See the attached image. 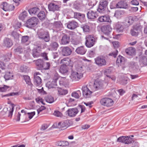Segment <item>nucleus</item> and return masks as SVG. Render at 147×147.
Wrapping results in <instances>:
<instances>
[{
    "instance_id": "f257e3e1",
    "label": "nucleus",
    "mask_w": 147,
    "mask_h": 147,
    "mask_svg": "<svg viewBox=\"0 0 147 147\" xmlns=\"http://www.w3.org/2000/svg\"><path fill=\"white\" fill-rule=\"evenodd\" d=\"M103 86L102 81L98 80H96L94 83V84L90 85L89 88L92 91L94 92L101 89Z\"/></svg>"
},
{
    "instance_id": "f03ea898",
    "label": "nucleus",
    "mask_w": 147,
    "mask_h": 147,
    "mask_svg": "<svg viewBox=\"0 0 147 147\" xmlns=\"http://www.w3.org/2000/svg\"><path fill=\"white\" fill-rule=\"evenodd\" d=\"M108 2L107 0H102L100 1L98 7L97 9V11L99 13H105L107 10V7Z\"/></svg>"
},
{
    "instance_id": "7ed1b4c3",
    "label": "nucleus",
    "mask_w": 147,
    "mask_h": 147,
    "mask_svg": "<svg viewBox=\"0 0 147 147\" xmlns=\"http://www.w3.org/2000/svg\"><path fill=\"white\" fill-rule=\"evenodd\" d=\"M38 19L35 17H32L26 21L25 26L28 28H31L36 26L37 24Z\"/></svg>"
},
{
    "instance_id": "20e7f679",
    "label": "nucleus",
    "mask_w": 147,
    "mask_h": 147,
    "mask_svg": "<svg viewBox=\"0 0 147 147\" xmlns=\"http://www.w3.org/2000/svg\"><path fill=\"white\" fill-rule=\"evenodd\" d=\"M94 63L98 66L105 65L107 62L105 57L102 55L99 56L94 59Z\"/></svg>"
},
{
    "instance_id": "39448f33",
    "label": "nucleus",
    "mask_w": 147,
    "mask_h": 147,
    "mask_svg": "<svg viewBox=\"0 0 147 147\" xmlns=\"http://www.w3.org/2000/svg\"><path fill=\"white\" fill-rule=\"evenodd\" d=\"M86 45L88 47L90 48L93 46L96 42V40L93 36L91 35H88L86 37Z\"/></svg>"
},
{
    "instance_id": "423d86ee",
    "label": "nucleus",
    "mask_w": 147,
    "mask_h": 147,
    "mask_svg": "<svg viewBox=\"0 0 147 147\" xmlns=\"http://www.w3.org/2000/svg\"><path fill=\"white\" fill-rule=\"evenodd\" d=\"M100 103L102 106L107 107H110L113 105V101L111 98H102L100 100Z\"/></svg>"
},
{
    "instance_id": "0eeeda50",
    "label": "nucleus",
    "mask_w": 147,
    "mask_h": 147,
    "mask_svg": "<svg viewBox=\"0 0 147 147\" xmlns=\"http://www.w3.org/2000/svg\"><path fill=\"white\" fill-rule=\"evenodd\" d=\"M117 142L125 144H128L132 143V142H133V140L129 136V137L122 136L117 139Z\"/></svg>"
},
{
    "instance_id": "6e6552de",
    "label": "nucleus",
    "mask_w": 147,
    "mask_h": 147,
    "mask_svg": "<svg viewBox=\"0 0 147 147\" xmlns=\"http://www.w3.org/2000/svg\"><path fill=\"white\" fill-rule=\"evenodd\" d=\"M38 36L40 39H42L46 42H48L50 40V37L48 32L43 31L39 32Z\"/></svg>"
},
{
    "instance_id": "1a4fd4ad",
    "label": "nucleus",
    "mask_w": 147,
    "mask_h": 147,
    "mask_svg": "<svg viewBox=\"0 0 147 147\" xmlns=\"http://www.w3.org/2000/svg\"><path fill=\"white\" fill-rule=\"evenodd\" d=\"M0 7L5 11H12L14 9V6L12 4H8L6 2H3L1 5Z\"/></svg>"
},
{
    "instance_id": "9d476101",
    "label": "nucleus",
    "mask_w": 147,
    "mask_h": 147,
    "mask_svg": "<svg viewBox=\"0 0 147 147\" xmlns=\"http://www.w3.org/2000/svg\"><path fill=\"white\" fill-rule=\"evenodd\" d=\"M82 90L83 95L84 97L86 98H89L92 92H94L89 88V87H83L82 88Z\"/></svg>"
},
{
    "instance_id": "9b49d317",
    "label": "nucleus",
    "mask_w": 147,
    "mask_h": 147,
    "mask_svg": "<svg viewBox=\"0 0 147 147\" xmlns=\"http://www.w3.org/2000/svg\"><path fill=\"white\" fill-rule=\"evenodd\" d=\"M69 77L72 80L78 81L83 77V74L80 72H73Z\"/></svg>"
},
{
    "instance_id": "f8f14e48",
    "label": "nucleus",
    "mask_w": 147,
    "mask_h": 147,
    "mask_svg": "<svg viewBox=\"0 0 147 147\" xmlns=\"http://www.w3.org/2000/svg\"><path fill=\"white\" fill-rule=\"evenodd\" d=\"M41 47L39 46H37L32 50V54L34 58H37L41 55Z\"/></svg>"
},
{
    "instance_id": "ddd939ff",
    "label": "nucleus",
    "mask_w": 147,
    "mask_h": 147,
    "mask_svg": "<svg viewBox=\"0 0 147 147\" xmlns=\"http://www.w3.org/2000/svg\"><path fill=\"white\" fill-rule=\"evenodd\" d=\"M66 24L67 28L71 30H74L78 26L77 22L74 20L69 21Z\"/></svg>"
},
{
    "instance_id": "4468645a",
    "label": "nucleus",
    "mask_w": 147,
    "mask_h": 147,
    "mask_svg": "<svg viewBox=\"0 0 147 147\" xmlns=\"http://www.w3.org/2000/svg\"><path fill=\"white\" fill-rule=\"evenodd\" d=\"M87 17L90 19H94L96 18L98 16L97 12L92 10H90L87 14Z\"/></svg>"
},
{
    "instance_id": "2eb2a0df",
    "label": "nucleus",
    "mask_w": 147,
    "mask_h": 147,
    "mask_svg": "<svg viewBox=\"0 0 147 147\" xmlns=\"http://www.w3.org/2000/svg\"><path fill=\"white\" fill-rule=\"evenodd\" d=\"M67 112L68 115L71 117L75 116L78 112V111L76 108H73L69 109Z\"/></svg>"
},
{
    "instance_id": "dca6fc26",
    "label": "nucleus",
    "mask_w": 147,
    "mask_h": 147,
    "mask_svg": "<svg viewBox=\"0 0 147 147\" xmlns=\"http://www.w3.org/2000/svg\"><path fill=\"white\" fill-rule=\"evenodd\" d=\"M58 78H56L53 79L51 82L49 81L46 84V86L49 88H55L57 85V81Z\"/></svg>"
},
{
    "instance_id": "f3484780",
    "label": "nucleus",
    "mask_w": 147,
    "mask_h": 147,
    "mask_svg": "<svg viewBox=\"0 0 147 147\" xmlns=\"http://www.w3.org/2000/svg\"><path fill=\"white\" fill-rule=\"evenodd\" d=\"M98 20L100 22H107L110 23L111 22L109 16L107 15L100 16Z\"/></svg>"
},
{
    "instance_id": "a211bd4d",
    "label": "nucleus",
    "mask_w": 147,
    "mask_h": 147,
    "mask_svg": "<svg viewBox=\"0 0 147 147\" xmlns=\"http://www.w3.org/2000/svg\"><path fill=\"white\" fill-rule=\"evenodd\" d=\"M74 18L84 21L85 20V15L79 12H74Z\"/></svg>"
},
{
    "instance_id": "6ab92c4d",
    "label": "nucleus",
    "mask_w": 147,
    "mask_h": 147,
    "mask_svg": "<svg viewBox=\"0 0 147 147\" xmlns=\"http://www.w3.org/2000/svg\"><path fill=\"white\" fill-rule=\"evenodd\" d=\"M48 8L50 11L53 12L58 10L59 9L58 5L53 3L49 4L48 5Z\"/></svg>"
},
{
    "instance_id": "aec40b11",
    "label": "nucleus",
    "mask_w": 147,
    "mask_h": 147,
    "mask_svg": "<svg viewBox=\"0 0 147 147\" xmlns=\"http://www.w3.org/2000/svg\"><path fill=\"white\" fill-rule=\"evenodd\" d=\"M13 45V43L11 39L5 38L3 41V45L7 48H9Z\"/></svg>"
},
{
    "instance_id": "412c9836",
    "label": "nucleus",
    "mask_w": 147,
    "mask_h": 147,
    "mask_svg": "<svg viewBox=\"0 0 147 147\" xmlns=\"http://www.w3.org/2000/svg\"><path fill=\"white\" fill-rule=\"evenodd\" d=\"M111 28L109 25H107L102 27L101 28L102 31L105 34L108 35L111 30Z\"/></svg>"
},
{
    "instance_id": "4be33fe9",
    "label": "nucleus",
    "mask_w": 147,
    "mask_h": 147,
    "mask_svg": "<svg viewBox=\"0 0 147 147\" xmlns=\"http://www.w3.org/2000/svg\"><path fill=\"white\" fill-rule=\"evenodd\" d=\"M115 27L117 30V31L119 32H122L124 29L122 23L119 22L116 23L115 24Z\"/></svg>"
},
{
    "instance_id": "5701e85b",
    "label": "nucleus",
    "mask_w": 147,
    "mask_h": 147,
    "mask_svg": "<svg viewBox=\"0 0 147 147\" xmlns=\"http://www.w3.org/2000/svg\"><path fill=\"white\" fill-rule=\"evenodd\" d=\"M40 11L39 9L37 7H34L28 9V11L30 15H37Z\"/></svg>"
},
{
    "instance_id": "b1692460",
    "label": "nucleus",
    "mask_w": 147,
    "mask_h": 147,
    "mask_svg": "<svg viewBox=\"0 0 147 147\" xmlns=\"http://www.w3.org/2000/svg\"><path fill=\"white\" fill-rule=\"evenodd\" d=\"M86 51V50L82 46L78 47L76 50V52L77 53L81 55L84 54Z\"/></svg>"
},
{
    "instance_id": "393cba45",
    "label": "nucleus",
    "mask_w": 147,
    "mask_h": 147,
    "mask_svg": "<svg viewBox=\"0 0 147 147\" xmlns=\"http://www.w3.org/2000/svg\"><path fill=\"white\" fill-rule=\"evenodd\" d=\"M62 26V24L60 22H56L54 24L53 28L56 31L61 30V28Z\"/></svg>"
},
{
    "instance_id": "a878e982",
    "label": "nucleus",
    "mask_w": 147,
    "mask_h": 147,
    "mask_svg": "<svg viewBox=\"0 0 147 147\" xmlns=\"http://www.w3.org/2000/svg\"><path fill=\"white\" fill-rule=\"evenodd\" d=\"M44 62L42 60L38 59L36 60L35 64L37 67V68L38 69L41 70L43 69V65Z\"/></svg>"
},
{
    "instance_id": "bb28decb",
    "label": "nucleus",
    "mask_w": 147,
    "mask_h": 147,
    "mask_svg": "<svg viewBox=\"0 0 147 147\" xmlns=\"http://www.w3.org/2000/svg\"><path fill=\"white\" fill-rule=\"evenodd\" d=\"M26 83V84L30 86L31 87L33 86V84L32 83L30 77L27 75H23L22 76Z\"/></svg>"
},
{
    "instance_id": "cd10ccee",
    "label": "nucleus",
    "mask_w": 147,
    "mask_h": 147,
    "mask_svg": "<svg viewBox=\"0 0 147 147\" xmlns=\"http://www.w3.org/2000/svg\"><path fill=\"white\" fill-rule=\"evenodd\" d=\"M34 78V84L36 86H39L42 83V80L40 77L36 76V74Z\"/></svg>"
},
{
    "instance_id": "c85d7f7f",
    "label": "nucleus",
    "mask_w": 147,
    "mask_h": 147,
    "mask_svg": "<svg viewBox=\"0 0 147 147\" xmlns=\"http://www.w3.org/2000/svg\"><path fill=\"white\" fill-rule=\"evenodd\" d=\"M118 3L119 8H126L127 7V4L126 1H121Z\"/></svg>"
},
{
    "instance_id": "c756f323",
    "label": "nucleus",
    "mask_w": 147,
    "mask_h": 147,
    "mask_svg": "<svg viewBox=\"0 0 147 147\" xmlns=\"http://www.w3.org/2000/svg\"><path fill=\"white\" fill-rule=\"evenodd\" d=\"M29 37L28 36H25L22 37L21 40V43L22 44H25L26 45H27L30 43L29 40Z\"/></svg>"
},
{
    "instance_id": "7c9ffc66",
    "label": "nucleus",
    "mask_w": 147,
    "mask_h": 147,
    "mask_svg": "<svg viewBox=\"0 0 147 147\" xmlns=\"http://www.w3.org/2000/svg\"><path fill=\"white\" fill-rule=\"evenodd\" d=\"M65 34V44L69 43L70 42L69 35L71 34L72 32L70 31H66Z\"/></svg>"
},
{
    "instance_id": "2f4dec72",
    "label": "nucleus",
    "mask_w": 147,
    "mask_h": 147,
    "mask_svg": "<svg viewBox=\"0 0 147 147\" xmlns=\"http://www.w3.org/2000/svg\"><path fill=\"white\" fill-rule=\"evenodd\" d=\"M134 22V18L131 16L127 17L125 20V23L128 26H129L132 24Z\"/></svg>"
},
{
    "instance_id": "473e14b6",
    "label": "nucleus",
    "mask_w": 147,
    "mask_h": 147,
    "mask_svg": "<svg viewBox=\"0 0 147 147\" xmlns=\"http://www.w3.org/2000/svg\"><path fill=\"white\" fill-rule=\"evenodd\" d=\"M125 52L127 54L132 55H134L135 53V49L132 47H129L126 49Z\"/></svg>"
},
{
    "instance_id": "72a5a7b5",
    "label": "nucleus",
    "mask_w": 147,
    "mask_h": 147,
    "mask_svg": "<svg viewBox=\"0 0 147 147\" xmlns=\"http://www.w3.org/2000/svg\"><path fill=\"white\" fill-rule=\"evenodd\" d=\"M128 78L126 76H122L120 78L119 82L122 85H125L127 83Z\"/></svg>"
},
{
    "instance_id": "f704fd0d",
    "label": "nucleus",
    "mask_w": 147,
    "mask_h": 147,
    "mask_svg": "<svg viewBox=\"0 0 147 147\" xmlns=\"http://www.w3.org/2000/svg\"><path fill=\"white\" fill-rule=\"evenodd\" d=\"M139 62L140 65H147V57H142L140 59Z\"/></svg>"
},
{
    "instance_id": "c9c22d12",
    "label": "nucleus",
    "mask_w": 147,
    "mask_h": 147,
    "mask_svg": "<svg viewBox=\"0 0 147 147\" xmlns=\"http://www.w3.org/2000/svg\"><path fill=\"white\" fill-rule=\"evenodd\" d=\"M13 77V74L10 71H7L4 76V78L5 80H8L11 79Z\"/></svg>"
},
{
    "instance_id": "e433bc0d",
    "label": "nucleus",
    "mask_w": 147,
    "mask_h": 147,
    "mask_svg": "<svg viewBox=\"0 0 147 147\" xmlns=\"http://www.w3.org/2000/svg\"><path fill=\"white\" fill-rule=\"evenodd\" d=\"M27 16L28 13L27 11H24L20 14L19 16V18L20 20L22 21H23L27 17Z\"/></svg>"
},
{
    "instance_id": "4c0bfd02",
    "label": "nucleus",
    "mask_w": 147,
    "mask_h": 147,
    "mask_svg": "<svg viewBox=\"0 0 147 147\" xmlns=\"http://www.w3.org/2000/svg\"><path fill=\"white\" fill-rule=\"evenodd\" d=\"M125 61V58L124 57L121 56H119L117 57L116 60V63H121L123 64L124 63Z\"/></svg>"
},
{
    "instance_id": "58836bf2",
    "label": "nucleus",
    "mask_w": 147,
    "mask_h": 147,
    "mask_svg": "<svg viewBox=\"0 0 147 147\" xmlns=\"http://www.w3.org/2000/svg\"><path fill=\"white\" fill-rule=\"evenodd\" d=\"M81 95V92L80 90L74 92L72 93L71 96L76 98H78Z\"/></svg>"
},
{
    "instance_id": "ea45409f",
    "label": "nucleus",
    "mask_w": 147,
    "mask_h": 147,
    "mask_svg": "<svg viewBox=\"0 0 147 147\" xmlns=\"http://www.w3.org/2000/svg\"><path fill=\"white\" fill-rule=\"evenodd\" d=\"M38 17L41 20H44L46 17L45 12L43 11H41L37 14Z\"/></svg>"
},
{
    "instance_id": "a19ab883",
    "label": "nucleus",
    "mask_w": 147,
    "mask_h": 147,
    "mask_svg": "<svg viewBox=\"0 0 147 147\" xmlns=\"http://www.w3.org/2000/svg\"><path fill=\"white\" fill-rule=\"evenodd\" d=\"M81 27L83 31L84 32H89L90 30V28L89 26L87 24H82L81 25Z\"/></svg>"
},
{
    "instance_id": "79ce46f5",
    "label": "nucleus",
    "mask_w": 147,
    "mask_h": 147,
    "mask_svg": "<svg viewBox=\"0 0 147 147\" xmlns=\"http://www.w3.org/2000/svg\"><path fill=\"white\" fill-rule=\"evenodd\" d=\"M65 66H69L70 67L72 66V62L69 58H65Z\"/></svg>"
},
{
    "instance_id": "37998d69",
    "label": "nucleus",
    "mask_w": 147,
    "mask_h": 147,
    "mask_svg": "<svg viewBox=\"0 0 147 147\" xmlns=\"http://www.w3.org/2000/svg\"><path fill=\"white\" fill-rule=\"evenodd\" d=\"M12 56V53L11 52L6 54L3 57L4 60L5 61H9Z\"/></svg>"
},
{
    "instance_id": "c03bdc74",
    "label": "nucleus",
    "mask_w": 147,
    "mask_h": 147,
    "mask_svg": "<svg viewBox=\"0 0 147 147\" xmlns=\"http://www.w3.org/2000/svg\"><path fill=\"white\" fill-rule=\"evenodd\" d=\"M23 51V48L20 46L17 47L14 50V52L16 54L22 53Z\"/></svg>"
},
{
    "instance_id": "a18cd8bd",
    "label": "nucleus",
    "mask_w": 147,
    "mask_h": 147,
    "mask_svg": "<svg viewBox=\"0 0 147 147\" xmlns=\"http://www.w3.org/2000/svg\"><path fill=\"white\" fill-rule=\"evenodd\" d=\"M60 64L63 63L60 67L59 69L60 72L62 74H64V59H63L61 60Z\"/></svg>"
},
{
    "instance_id": "49530a36",
    "label": "nucleus",
    "mask_w": 147,
    "mask_h": 147,
    "mask_svg": "<svg viewBox=\"0 0 147 147\" xmlns=\"http://www.w3.org/2000/svg\"><path fill=\"white\" fill-rule=\"evenodd\" d=\"M15 106V105L13 104H11V109H10V110L8 111V116L10 118H11Z\"/></svg>"
},
{
    "instance_id": "de8ad7c7",
    "label": "nucleus",
    "mask_w": 147,
    "mask_h": 147,
    "mask_svg": "<svg viewBox=\"0 0 147 147\" xmlns=\"http://www.w3.org/2000/svg\"><path fill=\"white\" fill-rule=\"evenodd\" d=\"M50 46L52 50H56L59 46V45L56 42H53L51 43Z\"/></svg>"
},
{
    "instance_id": "09e8293b",
    "label": "nucleus",
    "mask_w": 147,
    "mask_h": 147,
    "mask_svg": "<svg viewBox=\"0 0 147 147\" xmlns=\"http://www.w3.org/2000/svg\"><path fill=\"white\" fill-rule=\"evenodd\" d=\"M72 52V51L70 48L68 47H65V56L70 55Z\"/></svg>"
},
{
    "instance_id": "8fccbe9b",
    "label": "nucleus",
    "mask_w": 147,
    "mask_h": 147,
    "mask_svg": "<svg viewBox=\"0 0 147 147\" xmlns=\"http://www.w3.org/2000/svg\"><path fill=\"white\" fill-rule=\"evenodd\" d=\"M10 87L6 85H4L3 86L0 87V92H5L7 90H10Z\"/></svg>"
},
{
    "instance_id": "3c124183",
    "label": "nucleus",
    "mask_w": 147,
    "mask_h": 147,
    "mask_svg": "<svg viewBox=\"0 0 147 147\" xmlns=\"http://www.w3.org/2000/svg\"><path fill=\"white\" fill-rule=\"evenodd\" d=\"M118 3H116V2L113 1L112 2L110 5V8L111 9H114L116 8H119Z\"/></svg>"
},
{
    "instance_id": "603ef678",
    "label": "nucleus",
    "mask_w": 147,
    "mask_h": 147,
    "mask_svg": "<svg viewBox=\"0 0 147 147\" xmlns=\"http://www.w3.org/2000/svg\"><path fill=\"white\" fill-rule=\"evenodd\" d=\"M57 127L59 128L61 130L64 129V122L62 121L59 122L58 125H57Z\"/></svg>"
},
{
    "instance_id": "864d4df0",
    "label": "nucleus",
    "mask_w": 147,
    "mask_h": 147,
    "mask_svg": "<svg viewBox=\"0 0 147 147\" xmlns=\"http://www.w3.org/2000/svg\"><path fill=\"white\" fill-rule=\"evenodd\" d=\"M19 95L18 92H11L10 93L2 95L1 97L2 98H3L5 97H8L10 96H14L16 95Z\"/></svg>"
},
{
    "instance_id": "5fc2aeb1",
    "label": "nucleus",
    "mask_w": 147,
    "mask_h": 147,
    "mask_svg": "<svg viewBox=\"0 0 147 147\" xmlns=\"http://www.w3.org/2000/svg\"><path fill=\"white\" fill-rule=\"evenodd\" d=\"M46 101L50 103H51L54 102V98L51 96H48L46 98Z\"/></svg>"
},
{
    "instance_id": "6e6d98bb",
    "label": "nucleus",
    "mask_w": 147,
    "mask_h": 147,
    "mask_svg": "<svg viewBox=\"0 0 147 147\" xmlns=\"http://www.w3.org/2000/svg\"><path fill=\"white\" fill-rule=\"evenodd\" d=\"M50 66V64L49 62H46L43 64V69L45 70L49 69Z\"/></svg>"
},
{
    "instance_id": "4d7b16f0",
    "label": "nucleus",
    "mask_w": 147,
    "mask_h": 147,
    "mask_svg": "<svg viewBox=\"0 0 147 147\" xmlns=\"http://www.w3.org/2000/svg\"><path fill=\"white\" fill-rule=\"evenodd\" d=\"M58 95L61 96L64 94V90L63 89L61 88H58Z\"/></svg>"
},
{
    "instance_id": "13d9d810",
    "label": "nucleus",
    "mask_w": 147,
    "mask_h": 147,
    "mask_svg": "<svg viewBox=\"0 0 147 147\" xmlns=\"http://www.w3.org/2000/svg\"><path fill=\"white\" fill-rule=\"evenodd\" d=\"M74 99L71 98H69L68 100L66 101V104L67 107H70L72 105L71 103L74 101Z\"/></svg>"
},
{
    "instance_id": "bf43d9fd",
    "label": "nucleus",
    "mask_w": 147,
    "mask_h": 147,
    "mask_svg": "<svg viewBox=\"0 0 147 147\" xmlns=\"http://www.w3.org/2000/svg\"><path fill=\"white\" fill-rule=\"evenodd\" d=\"M20 69L22 72H26L29 70L28 67L24 65L20 67Z\"/></svg>"
},
{
    "instance_id": "052dcab7",
    "label": "nucleus",
    "mask_w": 147,
    "mask_h": 147,
    "mask_svg": "<svg viewBox=\"0 0 147 147\" xmlns=\"http://www.w3.org/2000/svg\"><path fill=\"white\" fill-rule=\"evenodd\" d=\"M53 115L57 117H61L63 115L62 114L58 111H55Z\"/></svg>"
},
{
    "instance_id": "680f3d73",
    "label": "nucleus",
    "mask_w": 147,
    "mask_h": 147,
    "mask_svg": "<svg viewBox=\"0 0 147 147\" xmlns=\"http://www.w3.org/2000/svg\"><path fill=\"white\" fill-rule=\"evenodd\" d=\"M109 69H107L106 70V71L105 72V75H106V76L109 78H111L113 80L115 81L116 80V77L114 76H110L109 75H107V72H109Z\"/></svg>"
},
{
    "instance_id": "e2e57ef3",
    "label": "nucleus",
    "mask_w": 147,
    "mask_h": 147,
    "mask_svg": "<svg viewBox=\"0 0 147 147\" xmlns=\"http://www.w3.org/2000/svg\"><path fill=\"white\" fill-rule=\"evenodd\" d=\"M11 35L15 39H17L19 38V34L15 31H13L12 32Z\"/></svg>"
},
{
    "instance_id": "0e129e2a",
    "label": "nucleus",
    "mask_w": 147,
    "mask_h": 147,
    "mask_svg": "<svg viewBox=\"0 0 147 147\" xmlns=\"http://www.w3.org/2000/svg\"><path fill=\"white\" fill-rule=\"evenodd\" d=\"M59 51L61 55L63 56H64V47H61L59 50Z\"/></svg>"
},
{
    "instance_id": "69168bd1",
    "label": "nucleus",
    "mask_w": 147,
    "mask_h": 147,
    "mask_svg": "<svg viewBox=\"0 0 147 147\" xmlns=\"http://www.w3.org/2000/svg\"><path fill=\"white\" fill-rule=\"evenodd\" d=\"M28 115V117L30 119H31L35 114V112L34 111L28 113H27Z\"/></svg>"
},
{
    "instance_id": "338daca9",
    "label": "nucleus",
    "mask_w": 147,
    "mask_h": 147,
    "mask_svg": "<svg viewBox=\"0 0 147 147\" xmlns=\"http://www.w3.org/2000/svg\"><path fill=\"white\" fill-rule=\"evenodd\" d=\"M121 12L120 11H116L114 14V16L117 18L121 17Z\"/></svg>"
},
{
    "instance_id": "774afa93",
    "label": "nucleus",
    "mask_w": 147,
    "mask_h": 147,
    "mask_svg": "<svg viewBox=\"0 0 147 147\" xmlns=\"http://www.w3.org/2000/svg\"><path fill=\"white\" fill-rule=\"evenodd\" d=\"M71 121L70 120H66L65 121V129L67 128L71 125Z\"/></svg>"
}]
</instances>
